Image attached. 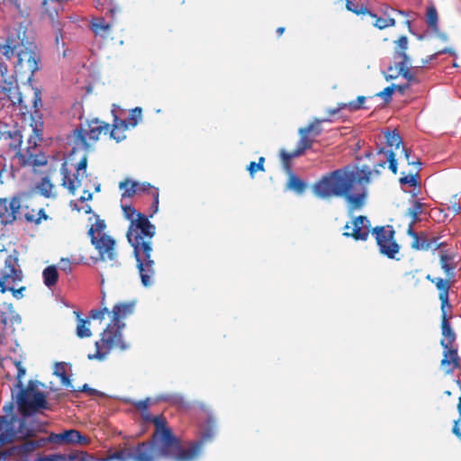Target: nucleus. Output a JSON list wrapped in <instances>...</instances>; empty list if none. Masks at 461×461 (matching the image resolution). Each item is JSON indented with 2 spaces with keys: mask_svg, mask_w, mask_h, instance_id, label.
<instances>
[{
  "mask_svg": "<svg viewBox=\"0 0 461 461\" xmlns=\"http://www.w3.org/2000/svg\"><path fill=\"white\" fill-rule=\"evenodd\" d=\"M155 432L149 441L139 443L134 447L122 448L117 451L121 457L117 461H158L161 457L174 461H196L203 453L204 444L211 442L216 432V421L212 414L200 426V437L195 441L183 446L181 441L173 435L160 417L154 419Z\"/></svg>",
  "mask_w": 461,
  "mask_h": 461,
  "instance_id": "nucleus-1",
  "label": "nucleus"
},
{
  "mask_svg": "<svg viewBox=\"0 0 461 461\" xmlns=\"http://www.w3.org/2000/svg\"><path fill=\"white\" fill-rule=\"evenodd\" d=\"M155 233V225L149 221L147 216L138 213L135 221L130 223L126 235L129 243L133 248L136 267L144 287H150L155 283V261L151 258L152 238Z\"/></svg>",
  "mask_w": 461,
  "mask_h": 461,
  "instance_id": "nucleus-2",
  "label": "nucleus"
},
{
  "mask_svg": "<svg viewBox=\"0 0 461 461\" xmlns=\"http://www.w3.org/2000/svg\"><path fill=\"white\" fill-rule=\"evenodd\" d=\"M379 176L380 170L371 169L363 165L356 171L348 167L336 169L322 176L312 186L313 194L321 199L332 196H343L348 191H352L355 184L371 183L373 176Z\"/></svg>",
  "mask_w": 461,
  "mask_h": 461,
  "instance_id": "nucleus-3",
  "label": "nucleus"
},
{
  "mask_svg": "<svg viewBox=\"0 0 461 461\" xmlns=\"http://www.w3.org/2000/svg\"><path fill=\"white\" fill-rule=\"evenodd\" d=\"M134 308L135 302L119 303L113 307L111 322L101 333V339L95 341L96 352L89 354L88 359L104 360L113 348H119L120 350L125 351L130 348L122 336V330L126 326L123 320L134 312Z\"/></svg>",
  "mask_w": 461,
  "mask_h": 461,
  "instance_id": "nucleus-4",
  "label": "nucleus"
},
{
  "mask_svg": "<svg viewBox=\"0 0 461 461\" xmlns=\"http://www.w3.org/2000/svg\"><path fill=\"white\" fill-rule=\"evenodd\" d=\"M24 35L25 31L23 32V37H21L20 32H18L17 38L9 35L5 43L0 44V59L10 60L14 58V73L24 77L27 81L31 82L34 73L40 69V56L35 51V47L32 44L25 45Z\"/></svg>",
  "mask_w": 461,
  "mask_h": 461,
  "instance_id": "nucleus-5",
  "label": "nucleus"
},
{
  "mask_svg": "<svg viewBox=\"0 0 461 461\" xmlns=\"http://www.w3.org/2000/svg\"><path fill=\"white\" fill-rule=\"evenodd\" d=\"M13 364L17 368L16 387L19 391L15 394L12 391V397L13 399L15 398L19 412L35 414L41 410L48 409L46 395L39 390L40 383L30 380L26 388H24L22 378L25 375L26 370L22 366L21 361L13 360Z\"/></svg>",
  "mask_w": 461,
  "mask_h": 461,
  "instance_id": "nucleus-6",
  "label": "nucleus"
},
{
  "mask_svg": "<svg viewBox=\"0 0 461 461\" xmlns=\"http://www.w3.org/2000/svg\"><path fill=\"white\" fill-rule=\"evenodd\" d=\"M20 414V418L15 415L10 418L0 416V444H10L15 438H31L41 428V423L35 419L34 414Z\"/></svg>",
  "mask_w": 461,
  "mask_h": 461,
  "instance_id": "nucleus-7",
  "label": "nucleus"
},
{
  "mask_svg": "<svg viewBox=\"0 0 461 461\" xmlns=\"http://www.w3.org/2000/svg\"><path fill=\"white\" fill-rule=\"evenodd\" d=\"M95 216L96 218L95 223L88 230L91 243L98 250L101 260H104L106 258L113 261L116 258V252L114 250L115 240L110 236L102 233L106 224L104 220L99 219L98 215L95 214Z\"/></svg>",
  "mask_w": 461,
  "mask_h": 461,
  "instance_id": "nucleus-8",
  "label": "nucleus"
},
{
  "mask_svg": "<svg viewBox=\"0 0 461 461\" xmlns=\"http://www.w3.org/2000/svg\"><path fill=\"white\" fill-rule=\"evenodd\" d=\"M384 138L386 140V144L389 148L399 149L402 143V138L396 131H386L384 132ZM376 156H384V158L379 159L375 165L374 169L379 170L380 167H384L386 163H388L389 169L396 174L398 170V163L395 158V153L393 149H385L384 148L378 149L376 152Z\"/></svg>",
  "mask_w": 461,
  "mask_h": 461,
  "instance_id": "nucleus-9",
  "label": "nucleus"
},
{
  "mask_svg": "<svg viewBox=\"0 0 461 461\" xmlns=\"http://www.w3.org/2000/svg\"><path fill=\"white\" fill-rule=\"evenodd\" d=\"M372 234L375 238L380 253L390 259H397L396 255L400 251V246L394 240L395 231L393 227L376 226L372 230Z\"/></svg>",
  "mask_w": 461,
  "mask_h": 461,
  "instance_id": "nucleus-10",
  "label": "nucleus"
},
{
  "mask_svg": "<svg viewBox=\"0 0 461 461\" xmlns=\"http://www.w3.org/2000/svg\"><path fill=\"white\" fill-rule=\"evenodd\" d=\"M109 130L110 124L95 118L90 121H86V123H81L74 130V136L83 148L87 149V138L91 140L96 141L103 131L107 133Z\"/></svg>",
  "mask_w": 461,
  "mask_h": 461,
  "instance_id": "nucleus-11",
  "label": "nucleus"
},
{
  "mask_svg": "<svg viewBox=\"0 0 461 461\" xmlns=\"http://www.w3.org/2000/svg\"><path fill=\"white\" fill-rule=\"evenodd\" d=\"M0 92L6 95L13 104H22L23 96L17 80L14 75L8 74V66L4 59H0Z\"/></svg>",
  "mask_w": 461,
  "mask_h": 461,
  "instance_id": "nucleus-12",
  "label": "nucleus"
},
{
  "mask_svg": "<svg viewBox=\"0 0 461 461\" xmlns=\"http://www.w3.org/2000/svg\"><path fill=\"white\" fill-rule=\"evenodd\" d=\"M121 457L117 451L108 455L106 457L96 458L84 451H74L68 454H51L38 457L34 461H114Z\"/></svg>",
  "mask_w": 461,
  "mask_h": 461,
  "instance_id": "nucleus-13",
  "label": "nucleus"
},
{
  "mask_svg": "<svg viewBox=\"0 0 461 461\" xmlns=\"http://www.w3.org/2000/svg\"><path fill=\"white\" fill-rule=\"evenodd\" d=\"M86 167L87 158L85 156L77 165V172L73 175V177H71L66 164H62L60 168V173L62 175V185L68 190L69 194L74 195L77 189L82 185V178L84 175H86Z\"/></svg>",
  "mask_w": 461,
  "mask_h": 461,
  "instance_id": "nucleus-14",
  "label": "nucleus"
},
{
  "mask_svg": "<svg viewBox=\"0 0 461 461\" xmlns=\"http://www.w3.org/2000/svg\"><path fill=\"white\" fill-rule=\"evenodd\" d=\"M370 221L366 216L359 215L345 225L343 233L346 237H351L356 240H366L370 232Z\"/></svg>",
  "mask_w": 461,
  "mask_h": 461,
  "instance_id": "nucleus-15",
  "label": "nucleus"
},
{
  "mask_svg": "<svg viewBox=\"0 0 461 461\" xmlns=\"http://www.w3.org/2000/svg\"><path fill=\"white\" fill-rule=\"evenodd\" d=\"M370 183L355 184L353 189H356L357 193L353 194L351 191H348L343 196L346 198L348 203V210L351 213L356 210H360L366 204L367 197V185Z\"/></svg>",
  "mask_w": 461,
  "mask_h": 461,
  "instance_id": "nucleus-16",
  "label": "nucleus"
},
{
  "mask_svg": "<svg viewBox=\"0 0 461 461\" xmlns=\"http://www.w3.org/2000/svg\"><path fill=\"white\" fill-rule=\"evenodd\" d=\"M0 221L4 225L11 224L16 220V214L21 208V201L13 197L9 202L6 198H0Z\"/></svg>",
  "mask_w": 461,
  "mask_h": 461,
  "instance_id": "nucleus-17",
  "label": "nucleus"
},
{
  "mask_svg": "<svg viewBox=\"0 0 461 461\" xmlns=\"http://www.w3.org/2000/svg\"><path fill=\"white\" fill-rule=\"evenodd\" d=\"M440 344L443 348V358L440 366L446 374H450L460 366L457 348L455 345H445L444 341H440Z\"/></svg>",
  "mask_w": 461,
  "mask_h": 461,
  "instance_id": "nucleus-18",
  "label": "nucleus"
},
{
  "mask_svg": "<svg viewBox=\"0 0 461 461\" xmlns=\"http://www.w3.org/2000/svg\"><path fill=\"white\" fill-rule=\"evenodd\" d=\"M50 441L53 444H68V443H83L87 442L85 436H83L77 429H68L61 433H50Z\"/></svg>",
  "mask_w": 461,
  "mask_h": 461,
  "instance_id": "nucleus-19",
  "label": "nucleus"
},
{
  "mask_svg": "<svg viewBox=\"0 0 461 461\" xmlns=\"http://www.w3.org/2000/svg\"><path fill=\"white\" fill-rule=\"evenodd\" d=\"M20 315L14 311L11 303H4L0 309V324L5 330L14 324L21 323Z\"/></svg>",
  "mask_w": 461,
  "mask_h": 461,
  "instance_id": "nucleus-20",
  "label": "nucleus"
},
{
  "mask_svg": "<svg viewBox=\"0 0 461 461\" xmlns=\"http://www.w3.org/2000/svg\"><path fill=\"white\" fill-rule=\"evenodd\" d=\"M427 279L435 284L436 287L439 291L438 298L441 303V312H444L446 307H450L448 301V294L450 289V285L447 280H445L441 277H434L431 278L430 276H427Z\"/></svg>",
  "mask_w": 461,
  "mask_h": 461,
  "instance_id": "nucleus-21",
  "label": "nucleus"
},
{
  "mask_svg": "<svg viewBox=\"0 0 461 461\" xmlns=\"http://www.w3.org/2000/svg\"><path fill=\"white\" fill-rule=\"evenodd\" d=\"M60 4L61 2H42L43 17H47L53 27L59 25L57 18L59 17Z\"/></svg>",
  "mask_w": 461,
  "mask_h": 461,
  "instance_id": "nucleus-22",
  "label": "nucleus"
},
{
  "mask_svg": "<svg viewBox=\"0 0 461 461\" xmlns=\"http://www.w3.org/2000/svg\"><path fill=\"white\" fill-rule=\"evenodd\" d=\"M442 312V321H441V330H442V336L443 339L441 341H444V344L446 345H454L456 340V333L451 328L450 322L448 321L447 318V312L446 309H444V312Z\"/></svg>",
  "mask_w": 461,
  "mask_h": 461,
  "instance_id": "nucleus-23",
  "label": "nucleus"
},
{
  "mask_svg": "<svg viewBox=\"0 0 461 461\" xmlns=\"http://www.w3.org/2000/svg\"><path fill=\"white\" fill-rule=\"evenodd\" d=\"M113 129L110 131V135L117 142L126 138L123 131L128 129V123L125 120H120L116 114H113Z\"/></svg>",
  "mask_w": 461,
  "mask_h": 461,
  "instance_id": "nucleus-24",
  "label": "nucleus"
},
{
  "mask_svg": "<svg viewBox=\"0 0 461 461\" xmlns=\"http://www.w3.org/2000/svg\"><path fill=\"white\" fill-rule=\"evenodd\" d=\"M285 186L287 190L293 191L296 194L301 195L305 192L307 185L295 174H290Z\"/></svg>",
  "mask_w": 461,
  "mask_h": 461,
  "instance_id": "nucleus-25",
  "label": "nucleus"
},
{
  "mask_svg": "<svg viewBox=\"0 0 461 461\" xmlns=\"http://www.w3.org/2000/svg\"><path fill=\"white\" fill-rule=\"evenodd\" d=\"M53 374L60 378L61 384L68 389L70 392H76L75 386L73 385L70 378L66 374L65 363H56Z\"/></svg>",
  "mask_w": 461,
  "mask_h": 461,
  "instance_id": "nucleus-26",
  "label": "nucleus"
},
{
  "mask_svg": "<svg viewBox=\"0 0 461 461\" xmlns=\"http://www.w3.org/2000/svg\"><path fill=\"white\" fill-rule=\"evenodd\" d=\"M157 401L167 402L180 408H186L188 406L187 402L185 401L184 396L179 393L160 394L158 396Z\"/></svg>",
  "mask_w": 461,
  "mask_h": 461,
  "instance_id": "nucleus-27",
  "label": "nucleus"
},
{
  "mask_svg": "<svg viewBox=\"0 0 461 461\" xmlns=\"http://www.w3.org/2000/svg\"><path fill=\"white\" fill-rule=\"evenodd\" d=\"M48 158L46 155L41 150L37 151L30 157H26V160H23V167H43L47 165Z\"/></svg>",
  "mask_w": 461,
  "mask_h": 461,
  "instance_id": "nucleus-28",
  "label": "nucleus"
},
{
  "mask_svg": "<svg viewBox=\"0 0 461 461\" xmlns=\"http://www.w3.org/2000/svg\"><path fill=\"white\" fill-rule=\"evenodd\" d=\"M44 285L47 287H52L56 285L59 274L56 266H49L42 272Z\"/></svg>",
  "mask_w": 461,
  "mask_h": 461,
  "instance_id": "nucleus-29",
  "label": "nucleus"
},
{
  "mask_svg": "<svg viewBox=\"0 0 461 461\" xmlns=\"http://www.w3.org/2000/svg\"><path fill=\"white\" fill-rule=\"evenodd\" d=\"M53 188L54 185L48 176L42 177L41 182L36 185V189L42 196L46 198L55 196V194H53Z\"/></svg>",
  "mask_w": 461,
  "mask_h": 461,
  "instance_id": "nucleus-30",
  "label": "nucleus"
},
{
  "mask_svg": "<svg viewBox=\"0 0 461 461\" xmlns=\"http://www.w3.org/2000/svg\"><path fill=\"white\" fill-rule=\"evenodd\" d=\"M120 189L124 190L122 196L131 197L139 191V184L137 182L124 181L119 185Z\"/></svg>",
  "mask_w": 461,
  "mask_h": 461,
  "instance_id": "nucleus-31",
  "label": "nucleus"
},
{
  "mask_svg": "<svg viewBox=\"0 0 461 461\" xmlns=\"http://www.w3.org/2000/svg\"><path fill=\"white\" fill-rule=\"evenodd\" d=\"M89 321L80 319L78 317L77 320V336L83 339V338H89L92 336V332L89 329Z\"/></svg>",
  "mask_w": 461,
  "mask_h": 461,
  "instance_id": "nucleus-32",
  "label": "nucleus"
},
{
  "mask_svg": "<svg viewBox=\"0 0 461 461\" xmlns=\"http://www.w3.org/2000/svg\"><path fill=\"white\" fill-rule=\"evenodd\" d=\"M427 24L433 31H438V12L433 5H429L426 14Z\"/></svg>",
  "mask_w": 461,
  "mask_h": 461,
  "instance_id": "nucleus-33",
  "label": "nucleus"
},
{
  "mask_svg": "<svg viewBox=\"0 0 461 461\" xmlns=\"http://www.w3.org/2000/svg\"><path fill=\"white\" fill-rule=\"evenodd\" d=\"M346 8L357 15L366 14L373 15V14L364 6L362 2H346Z\"/></svg>",
  "mask_w": 461,
  "mask_h": 461,
  "instance_id": "nucleus-34",
  "label": "nucleus"
},
{
  "mask_svg": "<svg viewBox=\"0 0 461 461\" xmlns=\"http://www.w3.org/2000/svg\"><path fill=\"white\" fill-rule=\"evenodd\" d=\"M395 68L398 69V75H401L409 82L416 81L415 76L410 72V65L403 66L402 62H397L395 63Z\"/></svg>",
  "mask_w": 461,
  "mask_h": 461,
  "instance_id": "nucleus-35",
  "label": "nucleus"
},
{
  "mask_svg": "<svg viewBox=\"0 0 461 461\" xmlns=\"http://www.w3.org/2000/svg\"><path fill=\"white\" fill-rule=\"evenodd\" d=\"M91 28L95 34H101L110 29V24L105 23L103 18H96L92 22Z\"/></svg>",
  "mask_w": 461,
  "mask_h": 461,
  "instance_id": "nucleus-36",
  "label": "nucleus"
},
{
  "mask_svg": "<svg viewBox=\"0 0 461 461\" xmlns=\"http://www.w3.org/2000/svg\"><path fill=\"white\" fill-rule=\"evenodd\" d=\"M450 260V257H448L447 255H441L440 257V265H441V267L442 269L445 271V273L447 274V277L449 279H452L455 277V271H454V267H452L448 261Z\"/></svg>",
  "mask_w": 461,
  "mask_h": 461,
  "instance_id": "nucleus-37",
  "label": "nucleus"
},
{
  "mask_svg": "<svg viewBox=\"0 0 461 461\" xmlns=\"http://www.w3.org/2000/svg\"><path fill=\"white\" fill-rule=\"evenodd\" d=\"M423 204L419 201H414L413 205L407 211V215L412 218V223L419 220V215L422 212Z\"/></svg>",
  "mask_w": 461,
  "mask_h": 461,
  "instance_id": "nucleus-38",
  "label": "nucleus"
},
{
  "mask_svg": "<svg viewBox=\"0 0 461 461\" xmlns=\"http://www.w3.org/2000/svg\"><path fill=\"white\" fill-rule=\"evenodd\" d=\"M300 135V140L297 143V148L300 149L303 153L306 149H309L312 147L313 140L310 139L307 134L298 131Z\"/></svg>",
  "mask_w": 461,
  "mask_h": 461,
  "instance_id": "nucleus-39",
  "label": "nucleus"
},
{
  "mask_svg": "<svg viewBox=\"0 0 461 461\" xmlns=\"http://www.w3.org/2000/svg\"><path fill=\"white\" fill-rule=\"evenodd\" d=\"M141 115L142 110L140 107H135L134 109H132L130 113L128 121H126L128 123V127H135L138 124V122L141 120Z\"/></svg>",
  "mask_w": 461,
  "mask_h": 461,
  "instance_id": "nucleus-40",
  "label": "nucleus"
},
{
  "mask_svg": "<svg viewBox=\"0 0 461 461\" xmlns=\"http://www.w3.org/2000/svg\"><path fill=\"white\" fill-rule=\"evenodd\" d=\"M411 247L415 249L428 250L432 247V242L417 236L413 239Z\"/></svg>",
  "mask_w": 461,
  "mask_h": 461,
  "instance_id": "nucleus-41",
  "label": "nucleus"
},
{
  "mask_svg": "<svg viewBox=\"0 0 461 461\" xmlns=\"http://www.w3.org/2000/svg\"><path fill=\"white\" fill-rule=\"evenodd\" d=\"M320 123H321V121L316 120L315 122H312L308 126L300 128L299 131L307 135L311 132H313L315 136H319L321 132V129L320 128Z\"/></svg>",
  "mask_w": 461,
  "mask_h": 461,
  "instance_id": "nucleus-42",
  "label": "nucleus"
},
{
  "mask_svg": "<svg viewBox=\"0 0 461 461\" xmlns=\"http://www.w3.org/2000/svg\"><path fill=\"white\" fill-rule=\"evenodd\" d=\"M372 16L376 18L375 26L378 29H384L389 26H393L395 23L394 19L390 17H376L375 14H373Z\"/></svg>",
  "mask_w": 461,
  "mask_h": 461,
  "instance_id": "nucleus-43",
  "label": "nucleus"
},
{
  "mask_svg": "<svg viewBox=\"0 0 461 461\" xmlns=\"http://www.w3.org/2000/svg\"><path fill=\"white\" fill-rule=\"evenodd\" d=\"M36 146H37L36 141H34L33 145H30L27 147L25 152L19 151L17 153L16 156L19 158L20 163L23 167V160H26V157H30L31 155H33L34 153L39 151V149H37Z\"/></svg>",
  "mask_w": 461,
  "mask_h": 461,
  "instance_id": "nucleus-44",
  "label": "nucleus"
},
{
  "mask_svg": "<svg viewBox=\"0 0 461 461\" xmlns=\"http://www.w3.org/2000/svg\"><path fill=\"white\" fill-rule=\"evenodd\" d=\"M86 393L89 395H95V396H100L104 397L105 393L98 391L96 389L91 388L87 384H83L82 387H80L78 390H76V392H72L74 395L77 397L78 393Z\"/></svg>",
  "mask_w": 461,
  "mask_h": 461,
  "instance_id": "nucleus-45",
  "label": "nucleus"
},
{
  "mask_svg": "<svg viewBox=\"0 0 461 461\" xmlns=\"http://www.w3.org/2000/svg\"><path fill=\"white\" fill-rule=\"evenodd\" d=\"M393 59L394 63L402 62L403 66L411 65V59L407 55L406 50L400 51L399 50H394Z\"/></svg>",
  "mask_w": 461,
  "mask_h": 461,
  "instance_id": "nucleus-46",
  "label": "nucleus"
},
{
  "mask_svg": "<svg viewBox=\"0 0 461 461\" xmlns=\"http://www.w3.org/2000/svg\"><path fill=\"white\" fill-rule=\"evenodd\" d=\"M448 53L452 56H456L455 51L451 48H445L422 60V66H426L431 61L435 60L439 55Z\"/></svg>",
  "mask_w": 461,
  "mask_h": 461,
  "instance_id": "nucleus-47",
  "label": "nucleus"
},
{
  "mask_svg": "<svg viewBox=\"0 0 461 461\" xmlns=\"http://www.w3.org/2000/svg\"><path fill=\"white\" fill-rule=\"evenodd\" d=\"M303 154V152L297 147L292 152H286L285 149H282L280 152L281 158L284 162H288L293 158L302 156Z\"/></svg>",
  "mask_w": 461,
  "mask_h": 461,
  "instance_id": "nucleus-48",
  "label": "nucleus"
},
{
  "mask_svg": "<svg viewBox=\"0 0 461 461\" xmlns=\"http://www.w3.org/2000/svg\"><path fill=\"white\" fill-rule=\"evenodd\" d=\"M264 161L265 158L263 157H260L258 163L253 161L249 163L247 169L249 170L251 177L254 176V174L257 170L265 171Z\"/></svg>",
  "mask_w": 461,
  "mask_h": 461,
  "instance_id": "nucleus-49",
  "label": "nucleus"
},
{
  "mask_svg": "<svg viewBox=\"0 0 461 461\" xmlns=\"http://www.w3.org/2000/svg\"><path fill=\"white\" fill-rule=\"evenodd\" d=\"M7 134V137L14 140V144H11V147L14 149L19 148L22 144V135L19 131H8L5 132Z\"/></svg>",
  "mask_w": 461,
  "mask_h": 461,
  "instance_id": "nucleus-50",
  "label": "nucleus"
},
{
  "mask_svg": "<svg viewBox=\"0 0 461 461\" xmlns=\"http://www.w3.org/2000/svg\"><path fill=\"white\" fill-rule=\"evenodd\" d=\"M395 91V84H392L391 86L385 87L383 91L378 93L376 95L383 98L384 102H389L392 99V96Z\"/></svg>",
  "mask_w": 461,
  "mask_h": 461,
  "instance_id": "nucleus-51",
  "label": "nucleus"
},
{
  "mask_svg": "<svg viewBox=\"0 0 461 461\" xmlns=\"http://www.w3.org/2000/svg\"><path fill=\"white\" fill-rule=\"evenodd\" d=\"M366 100L365 96H358L356 101L350 102L348 104H341V108L348 107L350 111H357L360 109L361 105L364 104Z\"/></svg>",
  "mask_w": 461,
  "mask_h": 461,
  "instance_id": "nucleus-52",
  "label": "nucleus"
},
{
  "mask_svg": "<svg viewBox=\"0 0 461 461\" xmlns=\"http://www.w3.org/2000/svg\"><path fill=\"white\" fill-rule=\"evenodd\" d=\"M122 209L123 214L127 220H129L131 222H132V221H135V219L137 218V214L139 212H136L134 207H132L131 205H123L122 204Z\"/></svg>",
  "mask_w": 461,
  "mask_h": 461,
  "instance_id": "nucleus-53",
  "label": "nucleus"
},
{
  "mask_svg": "<svg viewBox=\"0 0 461 461\" xmlns=\"http://www.w3.org/2000/svg\"><path fill=\"white\" fill-rule=\"evenodd\" d=\"M384 76L386 81L396 79L400 76L398 75V69L395 68V63L388 67L387 72H384Z\"/></svg>",
  "mask_w": 461,
  "mask_h": 461,
  "instance_id": "nucleus-54",
  "label": "nucleus"
},
{
  "mask_svg": "<svg viewBox=\"0 0 461 461\" xmlns=\"http://www.w3.org/2000/svg\"><path fill=\"white\" fill-rule=\"evenodd\" d=\"M109 313V311L106 307L103 308V309H98V310H91L90 312V317L94 320H104V316L105 314Z\"/></svg>",
  "mask_w": 461,
  "mask_h": 461,
  "instance_id": "nucleus-55",
  "label": "nucleus"
},
{
  "mask_svg": "<svg viewBox=\"0 0 461 461\" xmlns=\"http://www.w3.org/2000/svg\"><path fill=\"white\" fill-rule=\"evenodd\" d=\"M4 4H8V8L12 11H19L22 16H27L28 12L26 9L23 10L21 6V2H3Z\"/></svg>",
  "mask_w": 461,
  "mask_h": 461,
  "instance_id": "nucleus-56",
  "label": "nucleus"
},
{
  "mask_svg": "<svg viewBox=\"0 0 461 461\" xmlns=\"http://www.w3.org/2000/svg\"><path fill=\"white\" fill-rule=\"evenodd\" d=\"M400 184L401 185H409L410 186H416L417 185V179L416 175H407L400 178Z\"/></svg>",
  "mask_w": 461,
  "mask_h": 461,
  "instance_id": "nucleus-57",
  "label": "nucleus"
},
{
  "mask_svg": "<svg viewBox=\"0 0 461 461\" xmlns=\"http://www.w3.org/2000/svg\"><path fill=\"white\" fill-rule=\"evenodd\" d=\"M54 28H55L54 34H55V44H56V47L59 49L60 44H61L62 47H64L65 46V42H64V40H63L64 36H63L61 28L59 27V25L56 26Z\"/></svg>",
  "mask_w": 461,
  "mask_h": 461,
  "instance_id": "nucleus-58",
  "label": "nucleus"
},
{
  "mask_svg": "<svg viewBox=\"0 0 461 461\" xmlns=\"http://www.w3.org/2000/svg\"><path fill=\"white\" fill-rule=\"evenodd\" d=\"M50 438V434L48 437H39V438H35L32 439L35 443L36 448H40V447H46L49 443L53 444Z\"/></svg>",
  "mask_w": 461,
  "mask_h": 461,
  "instance_id": "nucleus-59",
  "label": "nucleus"
},
{
  "mask_svg": "<svg viewBox=\"0 0 461 461\" xmlns=\"http://www.w3.org/2000/svg\"><path fill=\"white\" fill-rule=\"evenodd\" d=\"M408 49V38L406 36H401L396 41H395V49L399 50L400 51L407 50Z\"/></svg>",
  "mask_w": 461,
  "mask_h": 461,
  "instance_id": "nucleus-60",
  "label": "nucleus"
},
{
  "mask_svg": "<svg viewBox=\"0 0 461 461\" xmlns=\"http://www.w3.org/2000/svg\"><path fill=\"white\" fill-rule=\"evenodd\" d=\"M20 447L23 453H30L37 449L33 439L25 441Z\"/></svg>",
  "mask_w": 461,
  "mask_h": 461,
  "instance_id": "nucleus-61",
  "label": "nucleus"
},
{
  "mask_svg": "<svg viewBox=\"0 0 461 461\" xmlns=\"http://www.w3.org/2000/svg\"><path fill=\"white\" fill-rule=\"evenodd\" d=\"M33 100L32 104L33 108L35 109V112L38 111V109L41 106V91L38 88H33Z\"/></svg>",
  "mask_w": 461,
  "mask_h": 461,
  "instance_id": "nucleus-62",
  "label": "nucleus"
},
{
  "mask_svg": "<svg viewBox=\"0 0 461 461\" xmlns=\"http://www.w3.org/2000/svg\"><path fill=\"white\" fill-rule=\"evenodd\" d=\"M59 268L60 270L64 271L65 273L68 274L72 271L71 263L68 258H61L59 262Z\"/></svg>",
  "mask_w": 461,
  "mask_h": 461,
  "instance_id": "nucleus-63",
  "label": "nucleus"
},
{
  "mask_svg": "<svg viewBox=\"0 0 461 461\" xmlns=\"http://www.w3.org/2000/svg\"><path fill=\"white\" fill-rule=\"evenodd\" d=\"M447 210L451 211L454 216H456L461 212V205L459 203L456 202V200L450 201Z\"/></svg>",
  "mask_w": 461,
  "mask_h": 461,
  "instance_id": "nucleus-64",
  "label": "nucleus"
}]
</instances>
